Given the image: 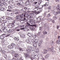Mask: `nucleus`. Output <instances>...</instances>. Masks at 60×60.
Listing matches in <instances>:
<instances>
[{"label":"nucleus","mask_w":60,"mask_h":60,"mask_svg":"<svg viewBox=\"0 0 60 60\" xmlns=\"http://www.w3.org/2000/svg\"><path fill=\"white\" fill-rule=\"evenodd\" d=\"M15 46L16 45L15 44L13 43H12L11 44V45L8 46V49H13Z\"/></svg>","instance_id":"nucleus-1"},{"label":"nucleus","mask_w":60,"mask_h":60,"mask_svg":"<svg viewBox=\"0 0 60 60\" xmlns=\"http://www.w3.org/2000/svg\"><path fill=\"white\" fill-rule=\"evenodd\" d=\"M31 41L34 43H37L38 42V40L37 39H33L31 40Z\"/></svg>","instance_id":"nucleus-2"},{"label":"nucleus","mask_w":60,"mask_h":60,"mask_svg":"<svg viewBox=\"0 0 60 60\" xmlns=\"http://www.w3.org/2000/svg\"><path fill=\"white\" fill-rule=\"evenodd\" d=\"M11 28L9 29L8 30L9 32H13L14 33H15V30L12 28Z\"/></svg>","instance_id":"nucleus-3"},{"label":"nucleus","mask_w":60,"mask_h":60,"mask_svg":"<svg viewBox=\"0 0 60 60\" xmlns=\"http://www.w3.org/2000/svg\"><path fill=\"white\" fill-rule=\"evenodd\" d=\"M19 11V10L15 9L13 11V12H17L14 13L15 14V15H17V14H19V12H18V11Z\"/></svg>","instance_id":"nucleus-4"},{"label":"nucleus","mask_w":60,"mask_h":60,"mask_svg":"<svg viewBox=\"0 0 60 60\" xmlns=\"http://www.w3.org/2000/svg\"><path fill=\"white\" fill-rule=\"evenodd\" d=\"M28 24L29 25H27L25 27V29L26 30V31H29V30L28 28H27V27H29L30 26V24L28 23Z\"/></svg>","instance_id":"nucleus-5"},{"label":"nucleus","mask_w":60,"mask_h":60,"mask_svg":"<svg viewBox=\"0 0 60 60\" xmlns=\"http://www.w3.org/2000/svg\"><path fill=\"white\" fill-rule=\"evenodd\" d=\"M30 22H31L32 25H34L35 24V22H34V20H30Z\"/></svg>","instance_id":"nucleus-6"},{"label":"nucleus","mask_w":60,"mask_h":60,"mask_svg":"<svg viewBox=\"0 0 60 60\" xmlns=\"http://www.w3.org/2000/svg\"><path fill=\"white\" fill-rule=\"evenodd\" d=\"M30 0H27L25 3V4L27 6V5H29V4L30 3Z\"/></svg>","instance_id":"nucleus-7"},{"label":"nucleus","mask_w":60,"mask_h":60,"mask_svg":"<svg viewBox=\"0 0 60 60\" xmlns=\"http://www.w3.org/2000/svg\"><path fill=\"white\" fill-rule=\"evenodd\" d=\"M5 38L4 35L2 34V35L0 36V38L1 40H3Z\"/></svg>","instance_id":"nucleus-8"},{"label":"nucleus","mask_w":60,"mask_h":60,"mask_svg":"<svg viewBox=\"0 0 60 60\" xmlns=\"http://www.w3.org/2000/svg\"><path fill=\"white\" fill-rule=\"evenodd\" d=\"M27 35L28 36L30 37L32 36L33 37V34H32L31 33H29L27 34Z\"/></svg>","instance_id":"nucleus-9"},{"label":"nucleus","mask_w":60,"mask_h":60,"mask_svg":"<svg viewBox=\"0 0 60 60\" xmlns=\"http://www.w3.org/2000/svg\"><path fill=\"white\" fill-rule=\"evenodd\" d=\"M53 14H54L55 15H56L57 14H60V11H57L56 12H55L53 13Z\"/></svg>","instance_id":"nucleus-10"},{"label":"nucleus","mask_w":60,"mask_h":60,"mask_svg":"<svg viewBox=\"0 0 60 60\" xmlns=\"http://www.w3.org/2000/svg\"><path fill=\"white\" fill-rule=\"evenodd\" d=\"M42 8L38 9L37 11L38 13H40L42 11Z\"/></svg>","instance_id":"nucleus-11"},{"label":"nucleus","mask_w":60,"mask_h":60,"mask_svg":"<svg viewBox=\"0 0 60 60\" xmlns=\"http://www.w3.org/2000/svg\"><path fill=\"white\" fill-rule=\"evenodd\" d=\"M0 23H1L0 26H5V23H3V22H0Z\"/></svg>","instance_id":"nucleus-12"},{"label":"nucleus","mask_w":60,"mask_h":60,"mask_svg":"<svg viewBox=\"0 0 60 60\" xmlns=\"http://www.w3.org/2000/svg\"><path fill=\"white\" fill-rule=\"evenodd\" d=\"M15 57L17 59H18V57H19V54H15L14 55Z\"/></svg>","instance_id":"nucleus-13"},{"label":"nucleus","mask_w":60,"mask_h":60,"mask_svg":"<svg viewBox=\"0 0 60 60\" xmlns=\"http://www.w3.org/2000/svg\"><path fill=\"white\" fill-rule=\"evenodd\" d=\"M33 46L35 48H36V47H37V44L36 43H34L33 42Z\"/></svg>","instance_id":"nucleus-14"},{"label":"nucleus","mask_w":60,"mask_h":60,"mask_svg":"<svg viewBox=\"0 0 60 60\" xmlns=\"http://www.w3.org/2000/svg\"><path fill=\"white\" fill-rule=\"evenodd\" d=\"M20 17V15H17L16 17V19H18V20H19V19Z\"/></svg>","instance_id":"nucleus-15"},{"label":"nucleus","mask_w":60,"mask_h":60,"mask_svg":"<svg viewBox=\"0 0 60 60\" xmlns=\"http://www.w3.org/2000/svg\"><path fill=\"white\" fill-rule=\"evenodd\" d=\"M20 36L21 37H22V38H25V35H24V34H21Z\"/></svg>","instance_id":"nucleus-16"},{"label":"nucleus","mask_w":60,"mask_h":60,"mask_svg":"<svg viewBox=\"0 0 60 60\" xmlns=\"http://www.w3.org/2000/svg\"><path fill=\"white\" fill-rule=\"evenodd\" d=\"M38 7H35V8L34 9V11H35V12H36L37 11H38Z\"/></svg>","instance_id":"nucleus-17"},{"label":"nucleus","mask_w":60,"mask_h":60,"mask_svg":"<svg viewBox=\"0 0 60 60\" xmlns=\"http://www.w3.org/2000/svg\"><path fill=\"white\" fill-rule=\"evenodd\" d=\"M30 49L32 51H34V48L32 47H30Z\"/></svg>","instance_id":"nucleus-18"},{"label":"nucleus","mask_w":60,"mask_h":60,"mask_svg":"<svg viewBox=\"0 0 60 60\" xmlns=\"http://www.w3.org/2000/svg\"><path fill=\"white\" fill-rule=\"evenodd\" d=\"M49 56V54H47V55H45V58H48Z\"/></svg>","instance_id":"nucleus-19"},{"label":"nucleus","mask_w":60,"mask_h":60,"mask_svg":"<svg viewBox=\"0 0 60 60\" xmlns=\"http://www.w3.org/2000/svg\"><path fill=\"white\" fill-rule=\"evenodd\" d=\"M29 28L30 29H31V30H33V31H34V30L35 29L34 28V27H30V25Z\"/></svg>","instance_id":"nucleus-20"},{"label":"nucleus","mask_w":60,"mask_h":60,"mask_svg":"<svg viewBox=\"0 0 60 60\" xmlns=\"http://www.w3.org/2000/svg\"><path fill=\"white\" fill-rule=\"evenodd\" d=\"M42 41H41L40 42H39V44H38V47H41V43H42Z\"/></svg>","instance_id":"nucleus-21"},{"label":"nucleus","mask_w":60,"mask_h":60,"mask_svg":"<svg viewBox=\"0 0 60 60\" xmlns=\"http://www.w3.org/2000/svg\"><path fill=\"white\" fill-rule=\"evenodd\" d=\"M25 56L27 58V57H29V56H30L28 54L25 53Z\"/></svg>","instance_id":"nucleus-22"},{"label":"nucleus","mask_w":60,"mask_h":60,"mask_svg":"<svg viewBox=\"0 0 60 60\" xmlns=\"http://www.w3.org/2000/svg\"><path fill=\"white\" fill-rule=\"evenodd\" d=\"M3 32H4V33H7V32H8V30L7 29H5L3 30Z\"/></svg>","instance_id":"nucleus-23"},{"label":"nucleus","mask_w":60,"mask_h":60,"mask_svg":"<svg viewBox=\"0 0 60 60\" xmlns=\"http://www.w3.org/2000/svg\"><path fill=\"white\" fill-rule=\"evenodd\" d=\"M19 3H20V4H23V2L22 0H19Z\"/></svg>","instance_id":"nucleus-24"},{"label":"nucleus","mask_w":60,"mask_h":60,"mask_svg":"<svg viewBox=\"0 0 60 60\" xmlns=\"http://www.w3.org/2000/svg\"><path fill=\"white\" fill-rule=\"evenodd\" d=\"M9 24H10L11 25V26L12 27H14V26H15V24H12L11 23H9Z\"/></svg>","instance_id":"nucleus-25"},{"label":"nucleus","mask_w":60,"mask_h":60,"mask_svg":"<svg viewBox=\"0 0 60 60\" xmlns=\"http://www.w3.org/2000/svg\"><path fill=\"white\" fill-rule=\"evenodd\" d=\"M56 43L57 44H60V40H59L57 41L56 42Z\"/></svg>","instance_id":"nucleus-26"},{"label":"nucleus","mask_w":60,"mask_h":60,"mask_svg":"<svg viewBox=\"0 0 60 60\" xmlns=\"http://www.w3.org/2000/svg\"><path fill=\"white\" fill-rule=\"evenodd\" d=\"M36 19L38 21L39 20L40 21H41V18H40L39 17L37 18Z\"/></svg>","instance_id":"nucleus-27"},{"label":"nucleus","mask_w":60,"mask_h":60,"mask_svg":"<svg viewBox=\"0 0 60 60\" xmlns=\"http://www.w3.org/2000/svg\"><path fill=\"white\" fill-rule=\"evenodd\" d=\"M0 10L2 11H3L4 10V8L3 7H1L0 8Z\"/></svg>","instance_id":"nucleus-28"},{"label":"nucleus","mask_w":60,"mask_h":60,"mask_svg":"<svg viewBox=\"0 0 60 60\" xmlns=\"http://www.w3.org/2000/svg\"><path fill=\"white\" fill-rule=\"evenodd\" d=\"M53 49V47H51V48H49L48 50L49 51H50L52 50V49Z\"/></svg>","instance_id":"nucleus-29"},{"label":"nucleus","mask_w":60,"mask_h":60,"mask_svg":"<svg viewBox=\"0 0 60 60\" xmlns=\"http://www.w3.org/2000/svg\"><path fill=\"white\" fill-rule=\"evenodd\" d=\"M20 29H21V30H23L24 31H25V32H26V30H25V28L24 27L21 28Z\"/></svg>","instance_id":"nucleus-30"},{"label":"nucleus","mask_w":60,"mask_h":60,"mask_svg":"<svg viewBox=\"0 0 60 60\" xmlns=\"http://www.w3.org/2000/svg\"><path fill=\"white\" fill-rule=\"evenodd\" d=\"M23 19V17L22 16L20 15V17H19V20H22Z\"/></svg>","instance_id":"nucleus-31"},{"label":"nucleus","mask_w":60,"mask_h":60,"mask_svg":"<svg viewBox=\"0 0 60 60\" xmlns=\"http://www.w3.org/2000/svg\"><path fill=\"white\" fill-rule=\"evenodd\" d=\"M52 15L51 14V13H50L48 14L47 15V17H50V16H51Z\"/></svg>","instance_id":"nucleus-32"},{"label":"nucleus","mask_w":60,"mask_h":60,"mask_svg":"<svg viewBox=\"0 0 60 60\" xmlns=\"http://www.w3.org/2000/svg\"><path fill=\"white\" fill-rule=\"evenodd\" d=\"M11 24H9V25H8V28H11Z\"/></svg>","instance_id":"nucleus-33"},{"label":"nucleus","mask_w":60,"mask_h":60,"mask_svg":"<svg viewBox=\"0 0 60 60\" xmlns=\"http://www.w3.org/2000/svg\"><path fill=\"white\" fill-rule=\"evenodd\" d=\"M8 20H10V19H12L13 20V19H12V18L11 17H9L8 18Z\"/></svg>","instance_id":"nucleus-34"},{"label":"nucleus","mask_w":60,"mask_h":60,"mask_svg":"<svg viewBox=\"0 0 60 60\" xmlns=\"http://www.w3.org/2000/svg\"><path fill=\"white\" fill-rule=\"evenodd\" d=\"M8 9L9 10H11V9H12V8L10 6H9L8 7Z\"/></svg>","instance_id":"nucleus-35"},{"label":"nucleus","mask_w":60,"mask_h":60,"mask_svg":"<svg viewBox=\"0 0 60 60\" xmlns=\"http://www.w3.org/2000/svg\"><path fill=\"white\" fill-rule=\"evenodd\" d=\"M5 51L4 50L2 51V54L3 55H4V54L5 53Z\"/></svg>","instance_id":"nucleus-36"},{"label":"nucleus","mask_w":60,"mask_h":60,"mask_svg":"<svg viewBox=\"0 0 60 60\" xmlns=\"http://www.w3.org/2000/svg\"><path fill=\"white\" fill-rule=\"evenodd\" d=\"M59 6V5H58L57 6V7H56V9L57 10H59V11H60V9H59V7L58 6Z\"/></svg>","instance_id":"nucleus-37"},{"label":"nucleus","mask_w":60,"mask_h":60,"mask_svg":"<svg viewBox=\"0 0 60 60\" xmlns=\"http://www.w3.org/2000/svg\"><path fill=\"white\" fill-rule=\"evenodd\" d=\"M57 18H56V16H54L53 17V19H55V20H56V19Z\"/></svg>","instance_id":"nucleus-38"},{"label":"nucleus","mask_w":60,"mask_h":60,"mask_svg":"<svg viewBox=\"0 0 60 60\" xmlns=\"http://www.w3.org/2000/svg\"><path fill=\"white\" fill-rule=\"evenodd\" d=\"M35 51L36 52H37V53L39 52V49H36L35 50Z\"/></svg>","instance_id":"nucleus-39"},{"label":"nucleus","mask_w":60,"mask_h":60,"mask_svg":"<svg viewBox=\"0 0 60 60\" xmlns=\"http://www.w3.org/2000/svg\"><path fill=\"white\" fill-rule=\"evenodd\" d=\"M44 26L45 27H49V26H48V25L47 26V23H45V24H44Z\"/></svg>","instance_id":"nucleus-40"},{"label":"nucleus","mask_w":60,"mask_h":60,"mask_svg":"<svg viewBox=\"0 0 60 60\" xmlns=\"http://www.w3.org/2000/svg\"><path fill=\"white\" fill-rule=\"evenodd\" d=\"M33 54H34L33 56H37V55L35 53V52H33Z\"/></svg>","instance_id":"nucleus-41"},{"label":"nucleus","mask_w":60,"mask_h":60,"mask_svg":"<svg viewBox=\"0 0 60 60\" xmlns=\"http://www.w3.org/2000/svg\"><path fill=\"white\" fill-rule=\"evenodd\" d=\"M3 4L5 6H7V4L5 2H3Z\"/></svg>","instance_id":"nucleus-42"},{"label":"nucleus","mask_w":60,"mask_h":60,"mask_svg":"<svg viewBox=\"0 0 60 60\" xmlns=\"http://www.w3.org/2000/svg\"><path fill=\"white\" fill-rule=\"evenodd\" d=\"M27 51L28 52H31V50L29 49H27Z\"/></svg>","instance_id":"nucleus-43"},{"label":"nucleus","mask_w":60,"mask_h":60,"mask_svg":"<svg viewBox=\"0 0 60 60\" xmlns=\"http://www.w3.org/2000/svg\"><path fill=\"white\" fill-rule=\"evenodd\" d=\"M4 57L6 59L7 58V55L6 54H5L4 55Z\"/></svg>","instance_id":"nucleus-44"},{"label":"nucleus","mask_w":60,"mask_h":60,"mask_svg":"<svg viewBox=\"0 0 60 60\" xmlns=\"http://www.w3.org/2000/svg\"><path fill=\"white\" fill-rule=\"evenodd\" d=\"M2 22L3 23H6L7 22V21L6 20H3V21Z\"/></svg>","instance_id":"nucleus-45"},{"label":"nucleus","mask_w":60,"mask_h":60,"mask_svg":"<svg viewBox=\"0 0 60 60\" xmlns=\"http://www.w3.org/2000/svg\"><path fill=\"white\" fill-rule=\"evenodd\" d=\"M41 37L42 38H44V35H41Z\"/></svg>","instance_id":"nucleus-46"},{"label":"nucleus","mask_w":60,"mask_h":60,"mask_svg":"<svg viewBox=\"0 0 60 60\" xmlns=\"http://www.w3.org/2000/svg\"><path fill=\"white\" fill-rule=\"evenodd\" d=\"M19 49L20 51H23V49L19 48Z\"/></svg>","instance_id":"nucleus-47"},{"label":"nucleus","mask_w":60,"mask_h":60,"mask_svg":"<svg viewBox=\"0 0 60 60\" xmlns=\"http://www.w3.org/2000/svg\"><path fill=\"white\" fill-rule=\"evenodd\" d=\"M43 33L44 34H47V31H43Z\"/></svg>","instance_id":"nucleus-48"},{"label":"nucleus","mask_w":60,"mask_h":60,"mask_svg":"<svg viewBox=\"0 0 60 60\" xmlns=\"http://www.w3.org/2000/svg\"><path fill=\"white\" fill-rule=\"evenodd\" d=\"M45 4L46 5H47V6H48V5H49V2H46L45 3Z\"/></svg>","instance_id":"nucleus-49"},{"label":"nucleus","mask_w":60,"mask_h":60,"mask_svg":"<svg viewBox=\"0 0 60 60\" xmlns=\"http://www.w3.org/2000/svg\"><path fill=\"white\" fill-rule=\"evenodd\" d=\"M19 46H17L15 47V49H19Z\"/></svg>","instance_id":"nucleus-50"},{"label":"nucleus","mask_w":60,"mask_h":60,"mask_svg":"<svg viewBox=\"0 0 60 60\" xmlns=\"http://www.w3.org/2000/svg\"><path fill=\"white\" fill-rule=\"evenodd\" d=\"M18 60V58H15V57L14 58H13L12 60Z\"/></svg>","instance_id":"nucleus-51"},{"label":"nucleus","mask_w":60,"mask_h":60,"mask_svg":"<svg viewBox=\"0 0 60 60\" xmlns=\"http://www.w3.org/2000/svg\"><path fill=\"white\" fill-rule=\"evenodd\" d=\"M27 16H28V14H26L24 15V17H27Z\"/></svg>","instance_id":"nucleus-52"},{"label":"nucleus","mask_w":60,"mask_h":60,"mask_svg":"<svg viewBox=\"0 0 60 60\" xmlns=\"http://www.w3.org/2000/svg\"><path fill=\"white\" fill-rule=\"evenodd\" d=\"M15 23V20H14L12 22V23H11V24H14V23Z\"/></svg>","instance_id":"nucleus-53"},{"label":"nucleus","mask_w":60,"mask_h":60,"mask_svg":"<svg viewBox=\"0 0 60 60\" xmlns=\"http://www.w3.org/2000/svg\"><path fill=\"white\" fill-rule=\"evenodd\" d=\"M48 10H50L51 9V6H49V7H48Z\"/></svg>","instance_id":"nucleus-54"},{"label":"nucleus","mask_w":60,"mask_h":60,"mask_svg":"<svg viewBox=\"0 0 60 60\" xmlns=\"http://www.w3.org/2000/svg\"><path fill=\"white\" fill-rule=\"evenodd\" d=\"M2 19L3 20V19H5V18L4 17H1V20Z\"/></svg>","instance_id":"nucleus-55"},{"label":"nucleus","mask_w":60,"mask_h":60,"mask_svg":"<svg viewBox=\"0 0 60 60\" xmlns=\"http://www.w3.org/2000/svg\"><path fill=\"white\" fill-rule=\"evenodd\" d=\"M16 5H21L20 3H18L17 4L16 3Z\"/></svg>","instance_id":"nucleus-56"},{"label":"nucleus","mask_w":60,"mask_h":60,"mask_svg":"<svg viewBox=\"0 0 60 60\" xmlns=\"http://www.w3.org/2000/svg\"><path fill=\"white\" fill-rule=\"evenodd\" d=\"M12 4L14 5V6H16V4H15L13 2L12 3Z\"/></svg>","instance_id":"nucleus-57"},{"label":"nucleus","mask_w":60,"mask_h":60,"mask_svg":"<svg viewBox=\"0 0 60 60\" xmlns=\"http://www.w3.org/2000/svg\"><path fill=\"white\" fill-rule=\"evenodd\" d=\"M50 44L51 45H52L54 44V42L53 41H52L51 43Z\"/></svg>","instance_id":"nucleus-58"},{"label":"nucleus","mask_w":60,"mask_h":60,"mask_svg":"<svg viewBox=\"0 0 60 60\" xmlns=\"http://www.w3.org/2000/svg\"><path fill=\"white\" fill-rule=\"evenodd\" d=\"M37 37V36L36 35H34L33 36V37L35 38H36V37Z\"/></svg>","instance_id":"nucleus-59"},{"label":"nucleus","mask_w":60,"mask_h":60,"mask_svg":"<svg viewBox=\"0 0 60 60\" xmlns=\"http://www.w3.org/2000/svg\"><path fill=\"white\" fill-rule=\"evenodd\" d=\"M3 5V4L0 3V6H2Z\"/></svg>","instance_id":"nucleus-60"},{"label":"nucleus","mask_w":60,"mask_h":60,"mask_svg":"<svg viewBox=\"0 0 60 60\" xmlns=\"http://www.w3.org/2000/svg\"><path fill=\"white\" fill-rule=\"evenodd\" d=\"M29 43V44H31V42H30L29 40V41L27 43Z\"/></svg>","instance_id":"nucleus-61"},{"label":"nucleus","mask_w":60,"mask_h":60,"mask_svg":"<svg viewBox=\"0 0 60 60\" xmlns=\"http://www.w3.org/2000/svg\"><path fill=\"white\" fill-rule=\"evenodd\" d=\"M29 41V40L26 39V42H27V43Z\"/></svg>","instance_id":"nucleus-62"},{"label":"nucleus","mask_w":60,"mask_h":60,"mask_svg":"<svg viewBox=\"0 0 60 60\" xmlns=\"http://www.w3.org/2000/svg\"><path fill=\"white\" fill-rule=\"evenodd\" d=\"M20 22H21V23H23V22H24V21L22 20L20 21Z\"/></svg>","instance_id":"nucleus-63"},{"label":"nucleus","mask_w":60,"mask_h":60,"mask_svg":"<svg viewBox=\"0 0 60 60\" xmlns=\"http://www.w3.org/2000/svg\"><path fill=\"white\" fill-rule=\"evenodd\" d=\"M55 51H54V50H53L52 51V53L53 54H54V53H55Z\"/></svg>","instance_id":"nucleus-64"}]
</instances>
